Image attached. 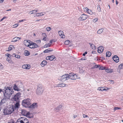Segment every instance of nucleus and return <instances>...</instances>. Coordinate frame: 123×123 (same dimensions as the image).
Masks as SVG:
<instances>
[{
	"instance_id": "obj_1",
	"label": "nucleus",
	"mask_w": 123,
	"mask_h": 123,
	"mask_svg": "<svg viewBox=\"0 0 123 123\" xmlns=\"http://www.w3.org/2000/svg\"><path fill=\"white\" fill-rule=\"evenodd\" d=\"M2 92L4 97L9 99L12 95L13 94L14 91L11 87L8 86H5L4 89H1L0 88V93Z\"/></svg>"
},
{
	"instance_id": "obj_2",
	"label": "nucleus",
	"mask_w": 123,
	"mask_h": 123,
	"mask_svg": "<svg viewBox=\"0 0 123 123\" xmlns=\"http://www.w3.org/2000/svg\"><path fill=\"white\" fill-rule=\"evenodd\" d=\"M14 111V107L13 106H9L4 109V113L5 115H8L12 113Z\"/></svg>"
},
{
	"instance_id": "obj_3",
	"label": "nucleus",
	"mask_w": 123,
	"mask_h": 123,
	"mask_svg": "<svg viewBox=\"0 0 123 123\" xmlns=\"http://www.w3.org/2000/svg\"><path fill=\"white\" fill-rule=\"evenodd\" d=\"M31 104V100L29 98L25 99L23 100L22 102V105L25 107H29Z\"/></svg>"
},
{
	"instance_id": "obj_4",
	"label": "nucleus",
	"mask_w": 123,
	"mask_h": 123,
	"mask_svg": "<svg viewBox=\"0 0 123 123\" xmlns=\"http://www.w3.org/2000/svg\"><path fill=\"white\" fill-rule=\"evenodd\" d=\"M43 89L42 86L38 85L36 91V93L38 95H41L43 93Z\"/></svg>"
},
{
	"instance_id": "obj_5",
	"label": "nucleus",
	"mask_w": 123,
	"mask_h": 123,
	"mask_svg": "<svg viewBox=\"0 0 123 123\" xmlns=\"http://www.w3.org/2000/svg\"><path fill=\"white\" fill-rule=\"evenodd\" d=\"M20 95L21 93L20 92L17 93L12 98V100L17 102H19V98L20 97Z\"/></svg>"
},
{
	"instance_id": "obj_6",
	"label": "nucleus",
	"mask_w": 123,
	"mask_h": 123,
	"mask_svg": "<svg viewBox=\"0 0 123 123\" xmlns=\"http://www.w3.org/2000/svg\"><path fill=\"white\" fill-rule=\"evenodd\" d=\"M68 79H70L72 80H76L77 77L76 74L72 73H69L68 74Z\"/></svg>"
},
{
	"instance_id": "obj_7",
	"label": "nucleus",
	"mask_w": 123,
	"mask_h": 123,
	"mask_svg": "<svg viewBox=\"0 0 123 123\" xmlns=\"http://www.w3.org/2000/svg\"><path fill=\"white\" fill-rule=\"evenodd\" d=\"M68 74H65L62 76L61 78V80L62 81H64L68 79Z\"/></svg>"
},
{
	"instance_id": "obj_8",
	"label": "nucleus",
	"mask_w": 123,
	"mask_h": 123,
	"mask_svg": "<svg viewBox=\"0 0 123 123\" xmlns=\"http://www.w3.org/2000/svg\"><path fill=\"white\" fill-rule=\"evenodd\" d=\"M87 16L84 14L82 15L78 19L81 21H83L86 19L87 18Z\"/></svg>"
},
{
	"instance_id": "obj_9",
	"label": "nucleus",
	"mask_w": 123,
	"mask_h": 123,
	"mask_svg": "<svg viewBox=\"0 0 123 123\" xmlns=\"http://www.w3.org/2000/svg\"><path fill=\"white\" fill-rule=\"evenodd\" d=\"M22 113L25 116H26L28 117L29 118L30 117V114L29 112H27L25 110H22Z\"/></svg>"
},
{
	"instance_id": "obj_10",
	"label": "nucleus",
	"mask_w": 123,
	"mask_h": 123,
	"mask_svg": "<svg viewBox=\"0 0 123 123\" xmlns=\"http://www.w3.org/2000/svg\"><path fill=\"white\" fill-rule=\"evenodd\" d=\"M38 45L37 44L35 43L31 42L30 45V48H34L38 47Z\"/></svg>"
},
{
	"instance_id": "obj_11",
	"label": "nucleus",
	"mask_w": 123,
	"mask_h": 123,
	"mask_svg": "<svg viewBox=\"0 0 123 123\" xmlns=\"http://www.w3.org/2000/svg\"><path fill=\"white\" fill-rule=\"evenodd\" d=\"M31 42L29 40H25L24 41V43L25 46L28 47H30Z\"/></svg>"
},
{
	"instance_id": "obj_12",
	"label": "nucleus",
	"mask_w": 123,
	"mask_h": 123,
	"mask_svg": "<svg viewBox=\"0 0 123 123\" xmlns=\"http://www.w3.org/2000/svg\"><path fill=\"white\" fill-rule=\"evenodd\" d=\"M37 103H33L31 105L29 106V107L30 108L33 109L37 108Z\"/></svg>"
},
{
	"instance_id": "obj_13",
	"label": "nucleus",
	"mask_w": 123,
	"mask_h": 123,
	"mask_svg": "<svg viewBox=\"0 0 123 123\" xmlns=\"http://www.w3.org/2000/svg\"><path fill=\"white\" fill-rule=\"evenodd\" d=\"M113 60L116 62H118L119 61V58L117 55H115L113 57Z\"/></svg>"
},
{
	"instance_id": "obj_14",
	"label": "nucleus",
	"mask_w": 123,
	"mask_h": 123,
	"mask_svg": "<svg viewBox=\"0 0 123 123\" xmlns=\"http://www.w3.org/2000/svg\"><path fill=\"white\" fill-rule=\"evenodd\" d=\"M63 32L62 31H60L58 32V34L62 38H64L65 37V36L63 35Z\"/></svg>"
},
{
	"instance_id": "obj_15",
	"label": "nucleus",
	"mask_w": 123,
	"mask_h": 123,
	"mask_svg": "<svg viewBox=\"0 0 123 123\" xmlns=\"http://www.w3.org/2000/svg\"><path fill=\"white\" fill-rule=\"evenodd\" d=\"M104 48L102 46L99 47L98 48V51L99 53H101L103 51Z\"/></svg>"
},
{
	"instance_id": "obj_16",
	"label": "nucleus",
	"mask_w": 123,
	"mask_h": 123,
	"mask_svg": "<svg viewBox=\"0 0 123 123\" xmlns=\"http://www.w3.org/2000/svg\"><path fill=\"white\" fill-rule=\"evenodd\" d=\"M45 14V12L37 13L36 14V16L37 17L42 16H43Z\"/></svg>"
},
{
	"instance_id": "obj_17",
	"label": "nucleus",
	"mask_w": 123,
	"mask_h": 123,
	"mask_svg": "<svg viewBox=\"0 0 123 123\" xmlns=\"http://www.w3.org/2000/svg\"><path fill=\"white\" fill-rule=\"evenodd\" d=\"M22 68L24 69H29L30 67L29 65H24L22 66Z\"/></svg>"
},
{
	"instance_id": "obj_18",
	"label": "nucleus",
	"mask_w": 123,
	"mask_h": 123,
	"mask_svg": "<svg viewBox=\"0 0 123 123\" xmlns=\"http://www.w3.org/2000/svg\"><path fill=\"white\" fill-rule=\"evenodd\" d=\"M19 106V102H17L15 104V106H13V107H14V110L17 109Z\"/></svg>"
},
{
	"instance_id": "obj_19",
	"label": "nucleus",
	"mask_w": 123,
	"mask_h": 123,
	"mask_svg": "<svg viewBox=\"0 0 123 123\" xmlns=\"http://www.w3.org/2000/svg\"><path fill=\"white\" fill-rule=\"evenodd\" d=\"M57 85L56 86L57 87H64L66 85V84H64L63 83H62L59 84Z\"/></svg>"
},
{
	"instance_id": "obj_20",
	"label": "nucleus",
	"mask_w": 123,
	"mask_h": 123,
	"mask_svg": "<svg viewBox=\"0 0 123 123\" xmlns=\"http://www.w3.org/2000/svg\"><path fill=\"white\" fill-rule=\"evenodd\" d=\"M20 39L19 37H16L12 39V42H17L18 40H19Z\"/></svg>"
},
{
	"instance_id": "obj_21",
	"label": "nucleus",
	"mask_w": 123,
	"mask_h": 123,
	"mask_svg": "<svg viewBox=\"0 0 123 123\" xmlns=\"http://www.w3.org/2000/svg\"><path fill=\"white\" fill-rule=\"evenodd\" d=\"M47 64V61H43L42 62L41 65L42 67H43L46 65Z\"/></svg>"
},
{
	"instance_id": "obj_22",
	"label": "nucleus",
	"mask_w": 123,
	"mask_h": 123,
	"mask_svg": "<svg viewBox=\"0 0 123 123\" xmlns=\"http://www.w3.org/2000/svg\"><path fill=\"white\" fill-rule=\"evenodd\" d=\"M23 123H28L29 121L27 118L22 117Z\"/></svg>"
},
{
	"instance_id": "obj_23",
	"label": "nucleus",
	"mask_w": 123,
	"mask_h": 123,
	"mask_svg": "<svg viewBox=\"0 0 123 123\" xmlns=\"http://www.w3.org/2000/svg\"><path fill=\"white\" fill-rule=\"evenodd\" d=\"M104 29L103 28H102L98 30L97 31V33L98 34H100L103 31Z\"/></svg>"
},
{
	"instance_id": "obj_24",
	"label": "nucleus",
	"mask_w": 123,
	"mask_h": 123,
	"mask_svg": "<svg viewBox=\"0 0 123 123\" xmlns=\"http://www.w3.org/2000/svg\"><path fill=\"white\" fill-rule=\"evenodd\" d=\"M97 90L101 91L106 90V89L104 88L103 87H99L98 88Z\"/></svg>"
},
{
	"instance_id": "obj_25",
	"label": "nucleus",
	"mask_w": 123,
	"mask_h": 123,
	"mask_svg": "<svg viewBox=\"0 0 123 123\" xmlns=\"http://www.w3.org/2000/svg\"><path fill=\"white\" fill-rule=\"evenodd\" d=\"M22 117H20L18 119L16 122H18L20 123H23Z\"/></svg>"
},
{
	"instance_id": "obj_26",
	"label": "nucleus",
	"mask_w": 123,
	"mask_h": 123,
	"mask_svg": "<svg viewBox=\"0 0 123 123\" xmlns=\"http://www.w3.org/2000/svg\"><path fill=\"white\" fill-rule=\"evenodd\" d=\"M106 57H110L111 55V53L109 51H108L106 52Z\"/></svg>"
},
{
	"instance_id": "obj_27",
	"label": "nucleus",
	"mask_w": 123,
	"mask_h": 123,
	"mask_svg": "<svg viewBox=\"0 0 123 123\" xmlns=\"http://www.w3.org/2000/svg\"><path fill=\"white\" fill-rule=\"evenodd\" d=\"M14 89L15 90L19 91L20 90V89H19L18 87L15 85L13 87Z\"/></svg>"
},
{
	"instance_id": "obj_28",
	"label": "nucleus",
	"mask_w": 123,
	"mask_h": 123,
	"mask_svg": "<svg viewBox=\"0 0 123 123\" xmlns=\"http://www.w3.org/2000/svg\"><path fill=\"white\" fill-rule=\"evenodd\" d=\"M51 44L50 43H49L48 44H45L44 46V48H46L49 47L50 46Z\"/></svg>"
},
{
	"instance_id": "obj_29",
	"label": "nucleus",
	"mask_w": 123,
	"mask_h": 123,
	"mask_svg": "<svg viewBox=\"0 0 123 123\" xmlns=\"http://www.w3.org/2000/svg\"><path fill=\"white\" fill-rule=\"evenodd\" d=\"M13 48L14 49L15 48L12 45H10L8 47V51H10L12 49V48Z\"/></svg>"
},
{
	"instance_id": "obj_30",
	"label": "nucleus",
	"mask_w": 123,
	"mask_h": 123,
	"mask_svg": "<svg viewBox=\"0 0 123 123\" xmlns=\"http://www.w3.org/2000/svg\"><path fill=\"white\" fill-rule=\"evenodd\" d=\"M62 107V105H59L55 109V110H60Z\"/></svg>"
},
{
	"instance_id": "obj_31",
	"label": "nucleus",
	"mask_w": 123,
	"mask_h": 123,
	"mask_svg": "<svg viewBox=\"0 0 123 123\" xmlns=\"http://www.w3.org/2000/svg\"><path fill=\"white\" fill-rule=\"evenodd\" d=\"M52 51V50H48V49H47L44 50L43 52L44 53H49Z\"/></svg>"
},
{
	"instance_id": "obj_32",
	"label": "nucleus",
	"mask_w": 123,
	"mask_h": 123,
	"mask_svg": "<svg viewBox=\"0 0 123 123\" xmlns=\"http://www.w3.org/2000/svg\"><path fill=\"white\" fill-rule=\"evenodd\" d=\"M89 44L91 45V47L92 49H95V46L94 45L92 44L91 43H89Z\"/></svg>"
},
{
	"instance_id": "obj_33",
	"label": "nucleus",
	"mask_w": 123,
	"mask_h": 123,
	"mask_svg": "<svg viewBox=\"0 0 123 123\" xmlns=\"http://www.w3.org/2000/svg\"><path fill=\"white\" fill-rule=\"evenodd\" d=\"M50 60L52 61L55 58V56H54L52 55L49 56Z\"/></svg>"
},
{
	"instance_id": "obj_34",
	"label": "nucleus",
	"mask_w": 123,
	"mask_h": 123,
	"mask_svg": "<svg viewBox=\"0 0 123 123\" xmlns=\"http://www.w3.org/2000/svg\"><path fill=\"white\" fill-rule=\"evenodd\" d=\"M118 68L120 69L123 68V63L121 64L118 66Z\"/></svg>"
},
{
	"instance_id": "obj_35",
	"label": "nucleus",
	"mask_w": 123,
	"mask_h": 123,
	"mask_svg": "<svg viewBox=\"0 0 123 123\" xmlns=\"http://www.w3.org/2000/svg\"><path fill=\"white\" fill-rule=\"evenodd\" d=\"M25 55L27 56L29 55V51L27 50L25 51Z\"/></svg>"
},
{
	"instance_id": "obj_36",
	"label": "nucleus",
	"mask_w": 123,
	"mask_h": 123,
	"mask_svg": "<svg viewBox=\"0 0 123 123\" xmlns=\"http://www.w3.org/2000/svg\"><path fill=\"white\" fill-rule=\"evenodd\" d=\"M35 11V10H33L29 12V14L30 15H31L32 14H33L34 13H35V12H34Z\"/></svg>"
},
{
	"instance_id": "obj_37",
	"label": "nucleus",
	"mask_w": 123,
	"mask_h": 123,
	"mask_svg": "<svg viewBox=\"0 0 123 123\" xmlns=\"http://www.w3.org/2000/svg\"><path fill=\"white\" fill-rule=\"evenodd\" d=\"M87 13L90 14V15H92V12L89 9Z\"/></svg>"
},
{
	"instance_id": "obj_38",
	"label": "nucleus",
	"mask_w": 123,
	"mask_h": 123,
	"mask_svg": "<svg viewBox=\"0 0 123 123\" xmlns=\"http://www.w3.org/2000/svg\"><path fill=\"white\" fill-rule=\"evenodd\" d=\"M105 71L107 72H112V70L111 69H106Z\"/></svg>"
},
{
	"instance_id": "obj_39",
	"label": "nucleus",
	"mask_w": 123,
	"mask_h": 123,
	"mask_svg": "<svg viewBox=\"0 0 123 123\" xmlns=\"http://www.w3.org/2000/svg\"><path fill=\"white\" fill-rule=\"evenodd\" d=\"M69 42V40H67L65 41L64 42V44L66 45L68 44Z\"/></svg>"
},
{
	"instance_id": "obj_40",
	"label": "nucleus",
	"mask_w": 123,
	"mask_h": 123,
	"mask_svg": "<svg viewBox=\"0 0 123 123\" xmlns=\"http://www.w3.org/2000/svg\"><path fill=\"white\" fill-rule=\"evenodd\" d=\"M83 9L85 12H87L88 10H89V9L87 8L86 7L85 8H84Z\"/></svg>"
},
{
	"instance_id": "obj_41",
	"label": "nucleus",
	"mask_w": 123,
	"mask_h": 123,
	"mask_svg": "<svg viewBox=\"0 0 123 123\" xmlns=\"http://www.w3.org/2000/svg\"><path fill=\"white\" fill-rule=\"evenodd\" d=\"M51 28L49 27H47L46 28V30L47 31H50L51 30Z\"/></svg>"
},
{
	"instance_id": "obj_42",
	"label": "nucleus",
	"mask_w": 123,
	"mask_h": 123,
	"mask_svg": "<svg viewBox=\"0 0 123 123\" xmlns=\"http://www.w3.org/2000/svg\"><path fill=\"white\" fill-rule=\"evenodd\" d=\"M97 10L99 12L101 11V8L100 7V6L99 5H98V6Z\"/></svg>"
},
{
	"instance_id": "obj_43",
	"label": "nucleus",
	"mask_w": 123,
	"mask_h": 123,
	"mask_svg": "<svg viewBox=\"0 0 123 123\" xmlns=\"http://www.w3.org/2000/svg\"><path fill=\"white\" fill-rule=\"evenodd\" d=\"M105 69V68L103 67L102 66L99 68V69L100 70H103Z\"/></svg>"
},
{
	"instance_id": "obj_44",
	"label": "nucleus",
	"mask_w": 123,
	"mask_h": 123,
	"mask_svg": "<svg viewBox=\"0 0 123 123\" xmlns=\"http://www.w3.org/2000/svg\"><path fill=\"white\" fill-rule=\"evenodd\" d=\"M121 109V108L118 107H114V110L115 111L117 110H120Z\"/></svg>"
},
{
	"instance_id": "obj_45",
	"label": "nucleus",
	"mask_w": 123,
	"mask_h": 123,
	"mask_svg": "<svg viewBox=\"0 0 123 123\" xmlns=\"http://www.w3.org/2000/svg\"><path fill=\"white\" fill-rule=\"evenodd\" d=\"M98 67V66L97 65H95L94 66L92 67V69L97 68Z\"/></svg>"
},
{
	"instance_id": "obj_46",
	"label": "nucleus",
	"mask_w": 123,
	"mask_h": 123,
	"mask_svg": "<svg viewBox=\"0 0 123 123\" xmlns=\"http://www.w3.org/2000/svg\"><path fill=\"white\" fill-rule=\"evenodd\" d=\"M3 66L0 63V69H3Z\"/></svg>"
},
{
	"instance_id": "obj_47",
	"label": "nucleus",
	"mask_w": 123,
	"mask_h": 123,
	"mask_svg": "<svg viewBox=\"0 0 123 123\" xmlns=\"http://www.w3.org/2000/svg\"><path fill=\"white\" fill-rule=\"evenodd\" d=\"M31 90L30 88H29L28 89L26 90H25V92H29V91H30V92H31Z\"/></svg>"
},
{
	"instance_id": "obj_48",
	"label": "nucleus",
	"mask_w": 123,
	"mask_h": 123,
	"mask_svg": "<svg viewBox=\"0 0 123 123\" xmlns=\"http://www.w3.org/2000/svg\"><path fill=\"white\" fill-rule=\"evenodd\" d=\"M5 56H7L9 58H10V57H11V55L8 54H7L5 55Z\"/></svg>"
},
{
	"instance_id": "obj_49",
	"label": "nucleus",
	"mask_w": 123,
	"mask_h": 123,
	"mask_svg": "<svg viewBox=\"0 0 123 123\" xmlns=\"http://www.w3.org/2000/svg\"><path fill=\"white\" fill-rule=\"evenodd\" d=\"M15 57H16V58H17L19 59V58H20V56L19 55H15Z\"/></svg>"
},
{
	"instance_id": "obj_50",
	"label": "nucleus",
	"mask_w": 123,
	"mask_h": 123,
	"mask_svg": "<svg viewBox=\"0 0 123 123\" xmlns=\"http://www.w3.org/2000/svg\"><path fill=\"white\" fill-rule=\"evenodd\" d=\"M42 34L43 36L44 37H47V35L45 33H42Z\"/></svg>"
},
{
	"instance_id": "obj_51",
	"label": "nucleus",
	"mask_w": 123,
	"mask_h": 123,
	"mask_svg": "<svg viewBox=\"0 0 123 123\" xmlns=\"http://www.w3.org/2000/svg\"><path fill=\"white\" fill-rule=\"evenodd\" d=\"M18 25L17 24H15L14 25H13V28H15L17 27L18 26Z\"/></svg>"
},
{
	"instance_id": "obj_52",
	"label": "nucleus",
	"mask_w": 123,
	"mask_h": 123,
	"mask_svg": "<svg viewBox=\"0 0 123 123\" xmlns=\"http://www.w3.org/2000/svg\"><path fill=\"white\" fill-rule=\"evenodd\" d=\"M98 20V18H95V19H93V22H94L95 23V22H96V21H97V20Z\"/></svg>"
},
{
	"instance_id": "obj_53",
	"label": "nucleus",
	"mask_w": 123,
	"mask_h": 123,
	"mask_svg": "<svg viewBox=\"0 0 123 123\" xmlns=\"http://www.w3.org/2000/svg\"><path fill=\"white\" fill-rule=\"evenodd\" d=\"M4 100H1V102L0 103V105H2V104L4 103Z\"/></svg>"
},
{
	"instance_id": "obj_54",
	"label": "nucleus",
	"mask_w": 123,
	"mask_h": 123,
	"mask_svg": "<svg viewBox=\"0 0 123 123\" xmlns=\"http://www.w3.org/2000/svg\"><path fill=\"white\" fill-rule=\"evenodd\" d=\"M83 117L84 118L88 117L87 115L85 114L83 115Z\"/></svg>"
},
{
	"instance_id": "obj_55",
	"label": "nucleus",
	"mask_w": 123,
	"mask_h": 123,
	"mask_svg": "<svg viewBox=\"0 0 123 123\" xmlns=\"http://www.w3.org/2000/svg\"><path fill=\"white\" fill-rule=\"evenodd\" d=\"M25 21V19H23L22 20H20L19 21V22H21L23 21Z\"/></svg>"
},
{
	"instance_id": "obj_56",
	"label": "nucleus",
	"mask_w": 123,
	"mask_h": 123,
	"mask_svg": "<svg viewBox=\"0 0 123 123\" xmlns=\"http://www.w3.org/2000/svg\"><path fill=\"white\" fill-rule=\"evenodd\" d=\"M6 18V17H4L3 18H2V19H1L0 20V21H2L4 19H5Z\"/></svg>"
},
{
	"instance_id": "obj_57",
	"label": "nucleus",
	"mask_w": 123,
	"mask_h": 123,
	"mask_svg": "<svg viewBox=\"0 0 123 123\" xmlns=\"http://www.w3.org/2000/svg\"><path fill=\"white\" fill-rule=\"evenodd\" d=\"M36 42L37 43L40 44L41 43V40H37L36 41Z\"/></svg>"
},
{
	"instance_id": "obj_58",
	"label": "nucleus",
	"mask_w": 123,
	"mask_h": 123,
	"mask_svg": "<svg viewBox=\"0 0 123 123\" xmlns=\"http://www.w3.org/2000/svg\"><path fill=\"white\" fill-rule=\"evenodd\" d=\"M8 123H14V121L12 120H11L10 121L8 122Z\"/></svg>"
},
{
	"instance_id": "obj_59",
	"label": "nucleus",
	"mask_w": 123,
	"mask_h": 123,
	"mask_svg": "<svg viewBox=\"0 0 123 123\" xmlns=\"http://www.w3.org/2000/svg\"><path fill=\"white\" fill-rule=\"evenodd\" d=\"M87 53V52L86 51L85 52V53H83V56H85V55Z\"/></svg>"
},
{
	"instance_id": "obj_60",
	"label": "nucleus",
	"mask_w": 123,
	"mask_h": 123,
	"mask_svg": "<svg viewBox=\"0 0 123 123\" xmlns=\"http://www.w3.org/2000/svg\"><path fill=\"white\" fill-rule=\"evenodd\" d=\"M46 59L47 60H50L49 56H47L46 57Z\"/></svg>"
},
{
	"instance_id": "obj_61",
	"label": "nucleus",
	"mask_w": 123,
	"mask_h": 123,
	"mask_svg": "<svg viewBox=\"0 0 123 123\" xmlns=\"http://www.w3.org/2000/svg\"><path fill=\"white\" fill-rule=\"evenodd\" d=\"M46 37H44L43 39V40H44V41H46Z\"/></svg>"
},
{
	"instance_id": "obj_62",
	"label": "nucleus",
	"mask_w": 123,
	"mask_h": 123,
	"mask_svg": "<svg viewBox=\"0 0 123 123\" xmlns=\"http://www.w3.org/2000/svg\"><path fill=\"white\" fill-rule=\"evenodd\" d=\"M4 0H0V3H2L4 1Z\"/></svg>"
},
{
	"instance_id": "obj_63",
	"label": "nucleus",
	"mask_w": 123,
	"mask_h": 123,
	"mask_svg": "<svg viewBox=\"0 0 123 123\" xmlns=\"http://www.w3.org/2000/svg\"><path fill=\"white\" fill-rule=\"evenodd\" d=\"M77 116L76 115H74L73 116L74 118H75L76 117H77Z\"/></svg>"
},
{
	"instance_id": "obj_64",
	"label": "nucleus",
	"mask_w": 123,
	"mask_h": 123,
	"mask_svg": "<svg viewBox=\"0 0 123 123\" xmlns=\"http://www.w3.org/2000/svg\"><path fill=\"white\" fill-rule=\"evenodd\" d=\"M120 69H117V72H118L119 73H120Z\"/></svg>"
}]
</instances>
